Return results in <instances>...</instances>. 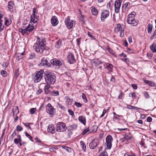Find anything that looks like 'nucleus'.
Wrapping results in <instances>:
<instances>
[{
    "label": "nucleus",
    "mask_w": 156,
    "mask_h": 156,
    "mask_svg": "<svg viewBox=\"0 0 156 156\" xmlns=\"http://www.w3.org/2000/svg\"><path fill=\"white\" fill-rule=\"evenodd\" d=\"M45 46L44 40L37 37L36 43L34 45L33 48L36 52L41 54L45 49Z\"/></svg>",
    "instance_id": "1"
},
{
    "label": "nucleus",
    "mask_w": 156,
    "mask_h": 156,
    "mask_svg": "<svg viewBox=\"0 0 156 156\" xmlns=\"http://www.w3.org/2000/svg\"><path fill=\"white\" fill-rule=\"evenodd\" d=\"M44 78L46 83L49 85L54 84L56 79L54 73L48 71L44 73Z\"/></svg>",
    "instance_id": "2"
},
{
    "label": "nucleus",
    "mask_w": 156,
    "mask_h": 156,
    "mask_svg": "<svg viewBox=\"0 0 156 156\" xmlns=\"http://www.w3.org/2000/svg\"><path fill=\"white\" fill-rule=\"evenodd\" d=\"M136 12H132L129 15L127 22L128 24L132 25L133 26H136L138 24V21L135 19Z\"/></svg>",
    "instance_id": "3"
},
{
    "label": "nucleus",
    "mask_w": 156,
    "mask_h": 156,
    "mask_svg": "<svg viewBox=\"0 0 156 156\" xmlns=\"http://www.w3.org/2000/svg\"><path fill=\"white\" fill-rule=\"evenodd\" d=\"M124 27L123 25H121L120 24H118L116 27L114 29V31L119 34L120 37H123L124 35Z\"/></svg>",
    "instance_id": "4"
},
{
    "label": "nucleus",
    "mask_w": 156,
    "mask_h": 156,
    "mask_svg": "<svg viewBox=\"0 0 156 156\" xmlns=\"http://www.w3.org/2000/svg\"><path fill=\"white\" fill-rule=\"evenodd\" d=\"M44 71L43 70L37 71L35 73V75L34 80L35 83H37L40 81L44 76Z\"/></svg>",
    "instance_id": "5"
},
{
    "label": "nucleus",
    "mask_w": 156,
    "mask_h": 156,
    "mask_svg": "<svg viewBox=\"0 0 156 156\" xmlns=\"http://www.w3.org/2000/svg\"><path fill=\"white\" fill-rule=\"evenodd\" d=\"M67 127L65 123L62 122H58L56 125V129L57 132H63L66 131Z\"/></svg>",
    "instance_id": "6"
},
{
    "label": "nucleus",
    "mask_w": 156,
    "mask_h": 156,
    "mask_svg": "<svg viewBox=\"0 0 156 156\" xmlns=\"http://www.w3.org/2000/svg\"><path fill=\"white\" fill-rule=\"evenodd\" d=\"M113 140V138L111 135H108L106 136L105 146L106 147L107 149H110L111 148Z\"/></svg>",
    "instance_id": "7"
},
{
    "label": "nucleus",
    "mask_w": 156,
    "mask_h": 156,
    "mask_svg": "<svg viewBox=\"0 0 156 156\" xmlns=\"http://www.w3.org/2000/svg\"><path fill=\"white\" fill-rule=\"evenodd\" d=\"M46 111L47 113L51 116H53L55 114V109L51 105L48 103L46 106Z\"/></svg>",
    "instance_id": "8"
},
{
    "label": "nucleus",
    "mask_w": 156,
    "mask_h": 156,
    "mask_svg": "<svg viewBox=\"0 0 156 156\" xmlns=\"http://www.w3.org/2000/svg\"><path fill=\"white\" fill-rule=\"evenodd\" d=\"M65 24L69 29L72 28L74 26L75 21L70 20V17L68 16L65 19Z\"/></svg>",
    "instance_id": "9"
},
{
    "label": "nucleus",
    "mask_w": 156,
    "mask_h": 156,
    "mask_svg": "<svg viewBox=\"0 0 156 156\" xmlns=\"http://www.w3.org/2000/svg\"><path fill=\"white\" fill-rule=\"evenodd\" d=\"M131 7L130 3L129 2L124 3L122 7V13H126Z\"/></svg>",
    "instance_id": "10"
},
{
    "label": "nucleus",
    "mask_w": 156,
    "mask_h": 156,
    "mask_svg": "<svg viewBox=\"0 0 156 156\" xmlns=\"http://www.w3.org/2000/svg\"><path fill=\"white\" fill-rule=\"evenodd\" d=\"M122 1V0H116L115 4V13H118L119 12Z\"/></svg>",
    "instance_id": "11"
},
{
    "label": "nucleus",
    "mask_w": 156,
    "mask_h": 156,
    "mask_svg": "<svg viewBox=\"0 0 156 156\" xmlns=\"http://www.w3.org/2000/svg\"><path fill=\"white\" fill-rule=\"evenodd\" d=\"M109 12L107 10L103 11L101 13V20L102 22H104L105 18L109 16Z\"/></svg>",
    "instance_id": "12"
},
{
    "label": "nucleus",
    "mask_w": 156,
    "mask_h": 156,
    "mask_svg": "<svg viewBox=\"0 0 156 156\" xmlns=\"http://www.w3.org/2000/svg\"><path fill=\"white\" fill-rule=\"evenodd\" d=\"M99 140L98 139H94L89 144V147L91 149H94L99 144Z\"/></svg>",
    "instance_id": "13"
},
{
    "label": "nucleus",
    "mask_w": 156,
    "mask_h": 156,
    "mask_svg": "<svg viewBox=\"0 0 156 156\" xmlns=\"http://www.w3.org/2000/svg\"><path fill=\"white\" fill-rule=\"evenodd\" d=\"M67 59L69 62L70 64H73L76 62L74 55L71 53L68 54Z\"/></svg>",
    "instance_id": "14"
},
{
    "label": "nucleus",
    "mask_w": 156,
    "mask_h": 156,
    "mask_svg": "<svg viewBox=\"0 0 156 156\" xmlns=\"http://www.w3.org/2000/svg\"><path fill=\"white\" fill-rule=\"evenodd\" d=\"M51 23L53 26H56L58 23L57 17L55 16H52L51 20Z\"/></svg>",
    "instance_id": "15"
},
{
    "label": "nucleus",
    "mask_w": 156,
    "mask_h": 156,
    "mask_svg": "<svg viewBox=\"0 0 156 156\" xmlns=\"http://www.w3.org/2000/svg\"><path fill=\"white\" fill-rule=\"evenodd\" d=\"M104 67L107 69L110 72H112L113 66L111 64L108 63H105L104 65Z\"/></svg>",
    "instance_id": "16"
},
{
    "label": "nucleus",
    "mask_w": 156,
    "mask_h": 156,
    "mask_svg": "<svg viewBox=\"0 0 156 156\" xmlns=\"http://www.w3.org/2000/svg\"><path fill=\"white\" fill-rule=\"evenodd\" d=\"M38 18L39 16L37 14H33L31 16L30 21L35 23L38 21Z\"/></svg>",
    "instance_id": "17"
},
{
    "label": "nucleus",
    "mask_w": 156,
    "mask_h": 156,
    "mask_svg": "<svg viewBox=\"0 0 156 156\" xmlns=\"http://www.w3.org/2000/svg\"><path fill=\"white\" fill-rule=\"evenodd\" d=\"M50 62L51 64L56 66H59L62 65V62L56 60V59L51 60Z\"/></svg>",
    "instance_id": "18"
},
{
    "label": "nucleus",
    "mask_w": 156,
    "mask_h": 156,
    "mask_svg": "<svg viewBox=\"0 0 156 156\" xmlns=\"http://www.w3.org/2000/svg\"><path fill=\"white\" fill-rule=\"evenodd\" d=\"M78 125L76 123H73L68 126V130H73L77 128Z\"/></svg>",
    "instance_id": "19"
},
{
    "label": "nucleus",
    "mask_w": 156,
    "mask_h": 156,
    "mask_svg": "<svg viewBox=\"0 0 156 156\" xmlns=\"http://www.w3.org/2000/svg\"><path fill=\"white\" fill-rule=\"evenodd\" d=\"M14 6V4L13 2L10 1H9L8 3V7L9 10L12 12L13 11V6Z\"/></svg>",
    "instance_id": "20"
},
{
    "label": "nucleus",
    "mask_w": 156,
    "mask_h": 156,
    "mask_svg": "<svg viewBox=\"0 0 156 156\" xmlns=\"http://www.w3.org/2000/svg\"><path fill=\"white\" fill-rule=\"evenodd\" d=\"M48 132L51 134H54L55 133L54 127L53 125H50L48 128Z\"/></svg>",
    "instance_id": "21"
},
{
    "label": "nucleus",
    "mask_w": 156,
    "mask_h": 156,
    "mask_svg": "<svg viewBox=\"0 0 156 156\" xmlns=\"http://www.w3.org/2000/svg\"><path fill=\"white\" fill-rule=\"evenodd\" d=\"M25 54V51L22 53H17L16 54V57L18 60L22 59L23 58V56Z\"/></svg>",
    "instance_id": "22"
},
{
    "label": "nucleus",
    "mask_w": 156,
    "mask_h": 156,
    "mask_svg": "<svg viewBox=\"0 0 156 156\" xmlns=\"http://www.w3.org/2000/svg\"><path fill=\"white\" fill-rule=\"evenodd\" d=\"M40 64L42 66H45L46 67H48L49 66V64L48 61L44 58L42 59Z\"/></svg>",
    "instance_id": "23"
},
{
    "label": "nucleus",
    "mask_w": 156,
    "mask_h": 156,
    "mask_svg": "<svg viewBox=\"0 0 156 156\" xmlns=\"http://www.w3.org/2000/svg\"><path fill=\"white\" fill-rule=\"evenodd\" d=\"M34 26H32L30 24H29L27 27L26 28L27 33L28 32H30L32 31L34 29Z\"/></svg>",
    "instance_id": "24"
},
{
    "label": "nucleus",
    "mask_w": 156,
    "mask_h": 156,
    "mask_svg": "<svg viewBox=\"0 0 156 156\" xmlns=\"http://www.w3.org/2000/svg\"><path fill=\"white\" fill-rule=\"evenodd\" d=\"M78 119L79 121L82 123L84 125H86V118L84 116H80L79 117Z\"/></svg>",
    "instance_id": "25"
},
{
    "label": "nucleus",
    "mask_w": 156,
    "mask_h": 156,
    "mask_svg": "<svg viewBox=\"0 0 156 156\" xmlns=\"http://www.w3.org/2000/svg\"><path fill=\"white\" fill-rule=\"evenodd\" d=\"M90 10L92 14L94 16H96L98 14V11L96 8L92 6L90 8Z\"/></svg>",
    "instance_id": "26"
},
{
    "label": "nucleus",
    "mask_w": 156,
    "mask_h": 156,
    "mask_svg": "<svg viewBox=\"0 0 156 156\" xmlns=\"http://www.w3.org/2000/svg\"><path fill=\"white\" fill-rule=\"evenodd\" d=\"M144 83L148 85L149 86L151 87H154V82L148 80H144Z\"/></svg>",
    "instance_id": "27"
},
{
    "label": "nucleus",
    "mask_w": 156,
    "mask_h": 156,
    "mask_svg": "<svg viewBox=\"0 0 156 156\" xmlns=\"http://www.w3.org/2000/svg\"><path fill=\"white\" fill-rule=\"evenodd\" d=\"M62 43V41L61 40H58L56 41L55 44V47L57 48H59Z\"/></svg>",
    "instance_id": "28"
},
{
    "label": "nucleus",
    "mask_w": 156,
    "mask_h": 156,
    "mask_svg": "<svg viewBox=\"0 0 156 156\" xmlns=\"http://www.w3.org/2000/svg\"><path fill=\"white\" fill-rule=\"evenodd\" d=\"M98 127L95 125L92 126L90 129V133L95 132L97 131Z\"/></svg>",
    "instance_id": "29"
},
{
    "label": "nucleus",
    "mask_w": 156,
    "mask_h": 156,
    "mask_svg": "<svg viewBox=\"0 0 156 156\" xmlns=\"http://www.w3.org/2000/svg\"><path fill=\"white\" fill-rule=\"evenodd\" d=\"M156 44L154 43H153L150 46V48L151 51L154 52H156Z\"/></svg>",
    "instance_id": "30"
},
{
    "label": "nucleus",
    "mask_w": 156,
    "mask_h": 156,
    "mask_svg": "<svg viewBox=\"0 0 156 156\" xmlns=\"http://www.w3.org/2000/svg\"><path fill=\"white\" fill-rule=\"evenodd\" d=\"M153 28L152 25L151 23H149L147 27L148 33L150 34L151 33Z\"/></svg>",
    "instance_id": "31"
},
{
    "label": "nucleus",
    "mask_w": 156,
    "mask_h": 156,
    "mask_svg": "<svg viewBox=\"0 0 156 156\" xmlns=\"http://www.w3.org/2000/svg\"><path fill=\"white\" fill-rule=\"evenodd\" d=\"M5 25L7 26H9L12 23V20L10 19H7L5 18Z\"/></svg>",
    "instance_id": "32"
},
{
    "label": "nucleus",
    "mask_w": 156,
    "mask_h": 156,
    "mask_svg": "<svg viewBox=\"0 0 156 156\" xmlns=\"http://www.w3.org/2000/svg\"><path fill=\"white\" fill-rule=\"evenodd\" d=\"M2 15L0 14V31H1L2 30L4 29V26H2Z\"/></svg>",
    "instance_id": "33"
},
{
    "label": "nucleus",
    "mask_w": 156,
    "mask_h": 156,
    "mask_svg": "<svg viewBox=\"0 0 156 156\" xmlns=\"http://www.w3.org/2000/svg\"><path fill=\"white\" fill-rule=\"evenodd\" d=\"M106 50H107L110 54L112 55H114V52L113 51V50L109 46H107L106 48Z\"/></svg>",
    "instance_id": "34"
},
{
    "label": "nucleus",
    "mask_w": 156,
    "mask_h": 156,
    "mask_svg": "<svg viewBox=\"0 0 156 156\" xmlns=\"http://www.w3.org/2000/svg\"><path fill=\"white\" fill-rule=\"evenodd\" d=\"M88 132H89V133H90V129L89 127L83 129L82 133H81V134L82 135H83L86 134Z\"/></svg>",
    "instance_id": "35"
},
{
    "label": "nucleus",
    "mask_w": 156,
    "mask_h": 156,
    "mask_svg": "<svg viewBox=\"0 0 156 156\" xmlns=\"http://www.w3.org/2000/svg\"><path fill=\"white\" fill-rule=\"evenodd\" d=\"M19 31L21 32L23 36H24L26 34H28L26 28L24 29L20 28L19 29Z\"/></svg>",
    "instance_id": "36"
},
{
    "label": "nucleus",
    "mask_w": 156,
    "mask_h": 156,
    "mask_svg": "<svg viewBox=\"0 0 156 156\" xmlns=\"http://www.w3.org/2000/svg\"><path fill=\"white\" fill-rule=\"evenodd\" d=\"M132 138V137L130 135H126L124 136V139L127 142H129Z\"/></svg>",
    "instance_id": "37"
},
{
    "label": "nucleus",
    "mask_w": 156,
    "mask_h": 156,
    "mask_svg": "<svg viewBox=\"0 0 156 156\" xmlns=\"http://www.w3.org/2000/svg\"><path fill=\"white\" fill-rule=\"evenodd\" d=\"M13 114H17L19 113L18 108L17 106H16L13 109Z\"/></svg>",
    "instance_id": "38"
},
{
    "label": "nucleus",
    "mask_w": 156,
    "mask_h": 156,
    "mask_svg": "<svg viewBox=\"0 0 156 156\" xmlns=\"http://www.w3.org/2000/svg\"><path fill=\"white\" fill-rule=\"evenodd\" d=\"M51 95L52 96H57L59 95V92L57 90H54L51 93Z\"/></svg>",
    "instance_id": "39"
},
{
    "label": "nucleus",
    "mask_w": 156,
    "mask_h": 156,
    "mask_svg": "<svg viewBox=\"0 0 156 156\" xmlns=\"http://www.w3.org/2000/svg\"><path fill=\"white\" fill-rule=\"evenodd\" d=\"M80 144L82 147V149L84 150V151H85L86 150V146L83 141H80Z\"/></svg>",
    "instance_id": "40"
},
{
    "label": "nucleus",
    "mask_w": 156,
    "mask_h": 156,
    "mask_svg": "<svg viewBox=\"0 0 156 156\" xmlns=\"http://www.w3.org/2000/svg\"><path fill=\"white\" fill-rule=\"evenodd\" d=\"M127 107L129 109H136L137 110H139V109H140L139 108H138L137 107H134L133 106H131L130 105H127Z\"/></svg>",
    "instance_id": "41"
},
{
    "label": "nucleus",
    "mask_w": 156,
    "mask_h": 156,
    "mask_svg": "<svg viewBox=\"0 0 156 156\" xmlns=\"http://www.w3.org/2000/svg\"><path fill=\"white\" fill-rule=\"evenodd\" d=\"M25 136L27 137L30 140L32 141V142H34V140H33V138L31 136L28 134L27 132L25 133Z\"/></svg>",
    "instance_id": "42"
},
{
    "label": "nucleus",
    "mask_w": 156,
    "mask_h": 156,
    "mask_svg": "<svg viewBox=\"0 0 156 156\" xmlns=\"http://www.w3.org/2000/svg\"><path fill=\"white\" fill-rule=\"evenodd\" d=\"M129 96L130 97H131L133 98V99L134 100L136 98V95L134 92L130 93L129 94Z\"/></svg>",
    "instance_id": "43"
},
{
    "label": "nucleus",
    "mask_w": 156,
    "mask_h": 156,
    "mask_svg": "<svg viewBox=\"0 0 156 156\" xmlns=\"http://www.w3.org/2000/svg\"><path fill=\"white\" fill-rule=\"evenodd\" d=\"M124 156H136L135 154L130 153L129 152H127L125 154Z\"/></svg>",
    "instance_id": "44"
},
{
    "label": "nucleus",
    "mask_w": 156,
    "mask_h": 156,
    "mask_svg": "<svg viewBox=\"0 0 156 156\" xmlns=\"http://www.w3.org/2000/svg\"><path fill=\"white\" fill-rule=\"evenodd\" d=\"M82 97L83 100V101L86 103L88 101L86 97L85 94L83 93L82 94Z\"/></svg>",
    "instance_id": "45"
},
{
    "label": "nucleus",
    "mask_w": 156,
    "mask_h": 156,
    "mask_svg": "<svg viewBox=\"0 0 156 156\" xmlns=\"http://www.w3.org/2000/svg\"><path fill=\"white\" fill-rule=\"evenodd\" d=\"M156 38V29L154 30L153 35L150 37L151 40Z\"/></svg>",
    "instance_id": "46"
},
{
    "label": "nucleus",
    "mask_w": 156,
    "mask_h": 156,
    "mask_svg": "<svg viewBox=\"0 0 156 156\" xmlns=\"http://www.w3.org/2000/svg\"><path fill=\"white\" fill-rule=\"evenodd\" d=\"M63 148L65 150L68 152H71V148L67 146H64L63 147Z\"/></svg>",
    "instance_id": "47"
},
{
    "label": "nucleus",
    "mask_w": 156,
    "mask_h": 156,
    "mask_svg": "<svg viewBox=\"0 0 156 156\" xmlns=\"http://www.w3.org/2000/svg\"><path fill=\"white\" fill-rule=\"evenodd\" d=\"M120 92V94L119 95L118 98L119 99H122V97L124 95V94L123 92H122L121 90L119 91Z\"/></svg>",
    "instance_id": "48"
},
{
    "label": "nucleus",
    "mask_w": 156,
    "mask_h": 156,
    "mask_svg": "<svg viewBox=\"0 0 156 156\" xmlns=\"http://www.w3.org/2000/svg\"><path fill=\"white\" fill-rule=\"evenodd\" d=\"M36 111V109L35 108H32L30 109V111L31 114H34Z\"/></svg>",
    "instance_id": "49"
},
{
    "label": "nucleus",
    "mask_w": 156,
    "mask_h": 156,
    "mask_svg": "<svg viewBox=\"0 0 156 156\" xmlns=\"http://www.w3.org/2000/svg\"><path fill=\"white\" fill-rule=\"evenodd\" d=\"M23 129V128L20 126H17L16 127V130L17 131H20Z\"/></svg>",
    "instance_id": "50"
},
{
    "label": "nucleus",
    "mask_w": 156,
    "mask_h": 156,
    "mask_svg": "<svg viewBox=\"0 0 156 156\" xmlns=\"http://www.w3.org/2000/svg\"><path fill=\"white\" fill-rule=\"evenodd\" d=\"M99 156H108V154L107 152L104 151Z\"/></svg>",
    "instance_id": "51"
},
{
    "label": "nucleus",
    "mask_w": 156,
    "mask_h": 156,
    "mask_svg": "<svg viewBox=\"0 0 156 156\" xmlns=\"http://www.w3.org/2000/svg\"><path fill=\"white\" fill-rule=\"evenodd\" d=\"M68 112L69 113V114L72 116H74L73 112L71 109H68Z\"/></svg>",
    "instance_id": "52"
},
{
    "label": "nucleus",
    "mask_w": 156,
    "mask_h": 156,
    "mask_svg": "<svg viewBox=\"0 0 156 156\" xmlns=\"http://www.w3.org/2000/svg\"><path fill=\"white\" fill-rule=\"evenodd\" d=\"M94 62L95 63V64H96L97 65H98L102 63L98 59H97L94 61Z\"/></svg>",
    "instance_id": "53"
},
{
    "label": "nucleus",
    "mask_w": 156,
    "mask_h": 156,
    "mask_svg": "<svg viewBox=\"0 0 156 156\" xmlns=\"http://www.w3.org/2000/svg\"><path fill=\"white\" fill-rule=\"evenodd\" d=\"M1 73L3 76H5L7 75V72L4 70H2L1 71Z\"/></svg>",
    "instance_id": "54"
},
{
    "label": "nucleus",
    "mask_w": 156,
    "mask_h": 156,
    "mask_svg": "<svg viewBox=\"0 0 156 156\" xmlns=\"http://www.w3.org/2000/svg\"><path fill=\"white\" fill-rule=\"evenodd\" d=\"M66 102H67L68 103H69V102H72L73 101V99H72V98L70 99L68 97H67L66 98Z\"/></svg>",
    "instance_id": "55"
},
{
    "label": "nucleus",
    "mask_w": 156,
    "mask_h": 156,
    "mask_svg": "<svg viewBox=\"0 0 156 156\" xmlns=\"http://www.w3.org/2000/svg\"><path fill=\"white\" fill-rule=\"evenodd\" d=\"M75 105H76L78 107H80L82 106V105L80 103L77 102H75Z\"/></svg>",
    "instance_id": "56"
},
{
    "label": "nucleus",
    "mask_w": 156,
    "mask_h": 156,
    "mask_svg": "<svg viewBox=\"0 0 156 156\" xmlns=\"http://www.w3.org/2000/svg\"><path fill=\"white\" fill-rule=\"evenodd\" d=\"M33 14H37V11L36 8H34L33 9Z\"/></svg>",
    "instance_id": "57"
},
{
    "label": "nucleus",
    "mask_w": 156,
    "mask_h": 156,
    "mask_svg": "<svg viewBox=\"0 0 156 156\" xmlns=\"http://www.w3.org/2000/svg\"><path fill=\"white\" fill-rule=\"evenodd\" d=\"M87 34L89 37L91 38L92 39H93V40L95 39L94 37L93 36V35H92L91 34H90V32H88Z\"/></svg>",
    "instance_id": "58"
},
{
    "label": "nucleus",
    "mask_w": 156,
    "mask_h": 156,
    "mask_svg": "<svg viewBox=\"0 0 156 156\" xmlns=\"http://www.w3.org/2000/svg\"><path fill=\"white\" fill-rule=\"evenodd\" d=\"M131 86L134 89H136L137 88V85L136 84H133L131 85Z\"/></svg>",
    "instance_id": "59"
},
{
    "label": "nucleus",
    "mask_w": 156,
    "mask_h": 156,
    "mask_svg": "<svg viewBox=\"0 0 156 156\" xmlns=\"http://www.w3.org/2000/svg\"><path fill=\"white\" fill-rule=\"evenodd\" d=\"M16 134V133L14 131L13 133L10 136V137L12 138V139H13L14 137H15Z\"/></svg>",
    "instance_id": "60"
},
{
    "label": "nucleus",
    "mask_w": 156,
    "mask_h": 156,
    "mask_svg": "<svg viewBox=\"0 0 156 156\" xmlns=\"http://www.w3.org/2000/svg\"><path fill=\"white\" fill-rule=\"evenodd\" d=\"M144 95L145 97H146V98L147 99L149 98V95L147 92H146L144 93Z\"/></svg>",
    "instance_id": "61"
},
{
    "label": "nucleus",
    "mask_w": 156,
    "mask_h": 156,
    "mask_svg": "<svg viewBox=\"0 0 156 156\" xmlns=\"http://www.w3.org/2000/svg\"><path fill=\"white\" fill-rule=\"evenodd\" d=\"M128 40L129 42L130 43L132 42V36H130L128 37Z\"/></svg>",
    "instance_id": "62"
},
{
    "label": "nucleus",
    "mask_w": 156,
    "mask_h": 156,
    "mask_svg": "<svg viewBox=\"0 0 156 156\" xmlns=\"http://www.w3.org/2000/svg\"><path fill=\"white\" fill-rule=\"evenodd\" d=\"M72 130H68L67 132H68V136L69 137H70L71 135L72 134Z\"/></svg>",
    "instance_id": "63"
},
{
    "label": "nucleus",
    "mask_w": 156,
    "mask_h": 156,
    "mask_svg": "<svg viewBox=\"0 0 156 156\" xmlns=\"http://www.w3.org/2000/svg\"><path fill=\"white\" fill-rule=\"evenodd\" d=\"M147 120L148 122H151L152 121V118L150 117H148L147 119Z\"/></svg>",
    "instance_id": "64"
}]
</instances>
